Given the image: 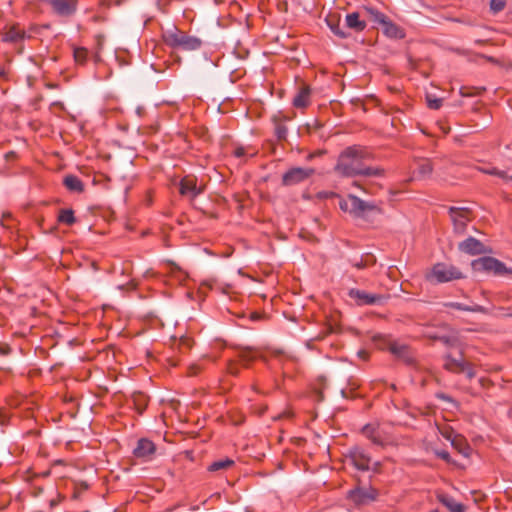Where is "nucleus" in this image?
Listing matches in <instances>:
<instances>
[{
	"instance_id": "nucleus-1",
	"label": "nucleus",
	"mask_w": 512,
	"mask_h": 512,
	"mask_svg": "<svg viewBox=\"0 0 512 512\" xmlns=\"http://www.w3.org/2000/svg\"><path fill=\"white\" fill-rule=\"evenodd\" d=\"M372 158L369 150L361 145H352L345 148L338 156L335 171L345 177H383L384 169L368 167L364 164Z\"/></svg>"
},
{
	"instance_id": "nucleus-2",
	"label": "nucleus",
	"mask_w": 512,
	"mask_h": 512,
	"mask_svg": "<svg viewBox=\"0 0 512 512\" xmlns=\"http://www.w3.org/2000/svg\"><path fill=\"white\" fill-rule=\"evenodd\" d=\"M339 207L343 212L368 222L375 221L382 214V209L374 202L363 201L354 195L341 198Z\"/></svg>"
},
{
	"instance_id": "nucleus-3",
	"label": "nucleus",
	"mask_w": 512,
	"mask_h": 512,
	"mask_svg": "<svg viewBox=\"0 0 512 512\" xmlns=\"http://www.w3.org/2000/svg\"><path fill=\"white\" fill-rule=\"evenodd\" d=\"M162 38L167 46L183 51L198 50L203 44V41L200 38L188 35L175 26L170 29L163 30Z\"/></svg>"
},
{
	"instance_id": "nucleus-4",
	"label": "nucleus",
	"mask_w": 512,
	"mask_h": 512,
	"mask_svg": "<svg viewBox=\"0 0 512 512\" xmlns=\"http://www.w3.org/2000/svg\"><path fill=\"white\" fill-rule=\"evenodd\" d=\"M464 278L462 271L451 264L439 262L426 272L425 279L431 284H441Z\"/></svg>"
},
{
	"instance_id": "nucleus-5",
	"label": "nucleus",
	"mask_w": 512,
	"mask_h": 512,
	"mask_svg": "<svg viewBox=\"0 0 512 512\" xmlns=\"http://www.w3.org/2000/svg\"><path fill=\"white\" fill-rule=\"evenodd\" d=\"M471 266L474 271L493 272L495 275H503L505 273L511 272V270L506 268L504 263L500 262L499 260L493 257H482L473 260Z\"/></svg>"
},
{
	"instance_id": "nucleus-6",
	"label": "nucleus",
	"mask_w": 512,
	"mask_h": 512,
	"mask_svg": "<svg viewBox=\"0 0 512 512\" xmlns=\"http://www.w3.org/2000/svg\"><path fill=\"white\" fill-rule=\"evenodd\" d=\"M449 215L454 224V230L462 234L466 230L467 223L471 221V210L461 207H450Z\"/></svg>"
},
{
	"instance_id": "nucleus-7",
	"label": "nucleus",
	"mask_w": 512,
	"mask_h": 512,
	"mask_svg": "<svg viewBox=\"0 0 512 512\" xmlns=\"http://www.w3.org/2000/svg\"><path fill=\"white\" fill-rule=\"evenodd\" d=\"M378 497V491L375 488L358 487L348 492V498L357 506L366 505L373 502Z\"/></svg>"
},
{
	"instance_id": "nucleus-8",
	"label": "nucleus",
	"mask_w": 512,
	"mask_h": 512,
	"mask_svg": "<svg viewBox=\"0 0 512 512\" xmlns=\"http://www.w3.org/2000/svg\"><path fill=\"white\" fill-rule=\"evenodd\" d=\"M204 186L197 184V177L194 175L184 176L179 183V193L182 196L195 199L198 195L203 193Z\"/></svg>"
},
{
	"instance_id": "nucleus-9",
	"label": "nucleus",
	"mask_w": 512,
	"mask_h": 512,
	"mask_svg": "<svg viewBox=\"0 0 512 512\" xmlns=\"http://www.w3.org/2000/svg\"><path fill=\"white\" fill-rule=\"evenodd\" d=\"M348 295L358 305H381L384 303L385 297L380 294H371L359 289H350Z\"/></svg>"
},
{
	"instance_id": "nucleus-10",
	"label": "nucleus",
	"mask_w": 512,
	"mask_h": 512,
	"mask_svg": "<svg viewBox=\"0 0 512 512\" xmlns=\"http://www.w3.org/2000/svg\"><path fill=\"white\" fill-rule=\"evenodd\" d=\"M314 172L313 168L295 167L283 175L282 182L287 186L295 185L308 179Z\"/></svg>"
},
{
	"instance_id": "nucleus-11",
	"label": "nucleus",
	"mask_w": 512,
	"mask_h": 512,
	"mask_svg": "<svg viewBox=\"0 0 512 512\" xmlns=\"http://www.w3.org/2000/svg\"><path fill=\"white\" fill-rule=\"evenodd\" d=\"M351 463L361 471H368L370 469L371 457L364 451V449L355 446L349 449L346 456Z\"/></svg>"
},
{
	"instance_id": "nucleus-12",
	"label": "nucleus",
	"mask_w": 512,
	"mask_h": 512,
	"mask_svg": "<svg viewBox=\"0 0 512 512\" xmlns=\"http://www.w3.org/2000/svg\"><path fill=\"white\" fill-rule=\"evenodd\" d=\"M53 12L60 17H70L77 10V0H46Z\"/></svg>"
},
{
	"instance_id": "nucleus-13",
	"label": "nucleus",
	"mask_w": 512,
	"mask_h": 512,
	"mask_svg": "<svg viewBox=\"0 0 512 512\" xmlns=\"http://www.w3.org/2000/svg\"><path fill=\"white\" fill-rule=\"evenodd\" d=\"M458 249L468 255H480L488 252L485 245L474 237H468L458 244Z\"/></svg>"
},
{
	"instance_id": "nucleus-14",
	"label": "nucleus",
	"mask_w": 512,
	"mask_h": 512,
	"mask_svg": "<svg viewBox=\"0 0 512 512\" xmlns=\"http://www.w3.org/2000/svg\"><path fill=\"white\" fill-rule=\"evenodd\" d=\"M155 452V444L147 438L139 439L136 447L133 450L135 457L144 459L146 461L151 460Z\"/></svg>"
},
{
	"instance_id": "nucleus-15",
	"label": "nucleus",
	"mask_w": 512,
	"mask_h": 512,
	"mask_svg": "<svg viewBox=\"0 0 512 512\" xmlns=\"http://www.w3.org/2000/svg\"><path fill=\"white\" fill-rule=\"evenodd\" d=\"M238 357L243 362L245 367H248L249 364L256 359L266 361V358L263 356L262 352L258 348L249 346L239 347Z\"/></svg>"
},
{
	"instance_id": "nucleus-16",
	"label": "nucleus",
	"mask_w": 512,
	"mask_h": 512,
	"mask_svg": "<svg viewBox=\"0 0 512 512\" xmlns=\"http://www.w3.org/2000/svg\"><path fill=\"white\" fill-rule=\"evenodd\" d=\"M26 32L20 28L18 24L12 25L9 27L2 35V40L4 42L10 43H19L22 42L25 38H27Z\"/></svg>"
},
{
	"instance_id": "nucleus-17",
	"label": "nucleus",
	"mask_w": 512,
	"mask_h": 512,
	"mask_svg": "<svg viewBox=\"0 0 512 512\" xmlns=\"http://www.w3.org/2000/svg\"><path fill=\"white\" fill-rule=\"evenodd\" d=\"M362 433L365 437L370 439L375 445L384 446L385 440L383 439L379 426L367 424L363 427Z\"/></svg>"
},
{
	"instance_id": "nucleus-18",
	"label": "nucleus",
	"mask_w": 512,
	"mask_h": 512,
	"mask_svg": "<svg viewBox=\"0 0 512 512\" xmlns=\"http://www.w3.org/2000/svg\"><path fill=\"white\" fill-rule=\"evenodd\" d=\"M437 499L440 503H442L450 512H465V506L461 503H458L451 496L439 493L437 494Z\"/></svg>"
},
{
	"instance_id": "nucleus-19",
	"label": "nucleus",
	"mask_w": 512,
	"mask_h": 512,
	"mask_svg": "<svg viewBox=\"0 0 512 512\" xmlns=\"http://www.w3.org/2000/svg\"><path fill=\"white\" fill-rule=\"evenodd\" d=\"M311 90L309 86H302L293 99L296 108H306L310 104Z\"/></svg>"
},
{
	"instance_id": "nucleus-20",
	"label": "nucleus",
	"mask_w": 512,
	"mask_h": 512,
	"mask_svg": "<svg viewBox=\"0 0 512 512\" xmlns=\"http://www.w3.org/2000/svg\"><path fill=\"white\" fill-rule=\"evenodd\" d=\"M390 352L396 357L402 359L407 364L413 363V358L409 353V348L406 345L391 343L389 346Z\"/></svg>"
},
{
	"instance_id": "nucleus-21",
	"label": "nucleus",
	"mask_w": 512,
	"mask_h": 512,
	"mask_svg": "<svg viewBox=\"0 0 512 512\" xmlns=\"http://www.w3.org/2000/svg\"><path fill=\"white\" fill-rule=\"evenodd\" d=\"M383 33L389 37L394 39H402L405 37V33L402 28H400L395 23L390 20H386L383 24Z\"/></svg>"
},
{
	"instance_id": "nucleus-22",
	"label": "nucleus",
	"mask_w": 512,
	"mask_h": 512,
	"mask_svg": "<svg viewBox=\"0 0 512 512\" xmlns=\"http://www.w3.org/2000/svg\"><path fill=\"white\" fill-rule=\"evenodd\" d=\"M467 362L462 359L452 358L450 355L445 357L444 368L454 373H462L466 370Z\"/></svg>"
},
{
	"instance_id": "nucleus-23",
	"label": "nucleus",
	"mask_w": 512,
	"mask_h": 512,
	"mask_svg": "<svg viewBox=\"0 0 512 512\" xmlns=\"http://www.w3.org/2000/svg\"><path fill=\"white\" fill-rule=\"evenodd\" d=\"M63 184L70 192L82 193L84 191L83 182L75 175H66L63 179Z\"/></svg>"
},
{
	"instance_id": "nucleus-24",
	"label": "nucleus",
	"mask_w": 512,
	"mask_h": 512,
	"mask_svg": "<svg viewBox=\"0 0 512 512\" xmlns=\"http://www.w3.org/2000/svg\"><path fill=\"white\" fill-rule=\"evenodd\" d=\"M346 26L357 32L363 31L366 28L365 21L360 20V15L357 12H353L346 15Z\"/></svg>"
},
{
	"instance_id": "nucleus-25",
	"label": "nucleus",
	"mask_w": 512,
	"mask_h": 512,
	"mask_svg": "<svg viewBox=\"0 0 512 512\" xmlns=\"http://www.w3.org/2000/svg\"><path fill=\"white\" fill-rule=\"evenodd\" d=\"M331 31L339 38H347L348 34L340 27V18L337 15H329L326 19Z\"/></svg>"
},
{
	"instance_id": "nucleus-26",
	"label": "nucleus",
	"mask_w": 512,
	"mask_h": 512,
	"mask_svg": "<svg viewBox=\"0 0 512 512\" xmlns=\"http://www.w3.org/2000/svg\"><path fill=\"white\" fill-rule=\"evenodd\" d=\"M476 169L481 173L497 176L506 182L512 181V176H509L505 171L499 170L498 168L493 167L491 165L477 166Z\"/></svg>"
},
{
	"instance_id": "nucleus-27",
	"label": "nucleus",
	"mask_w": 512,
	"mask_h": 512,
	"mask_svg": "<svg viewBox=\"0 0 512 512\" xmlns=\"http://www.w3.org/2000/svg\"><path fill=\"white\" fill-rule=\"evenodd\" d=\"M444 306L462 311L486 313V309L483 306L477 304L465 305L459 302H447L444 304Z\"/></svg>"
},
{
	"instance_id": "nucleus-28",
	"label": "nucleus",
	"mask_w": 512,
	"mask_h": 512,
	"mask_svg": "<svg viewBox=\"0 0 512 512\" xmlns=\"http://www.w3.org/2000/svg\"><path fill=\"white\" fill-rule=\"evenodd\" d=\"M131 398L138 414H143L148 405V396L142 392H134Z\"/></svg>"
},
{
	"instance_id": "nucleus-29",
	"label": "nucleus",
	"mask_w": 512,
	"mask_h": 512,
	"mask_svg": "<svg viewBox=\"0 0 512 512\" xmlns=\"http://www.w3.org/2000/svg\"><path fill=\"white\" fill-rule=\"evenodd\" d=\"M433 171V165L430 159H422L417 164V172L418 174L425 178L430 176Z\"/></svg>"
},
{
	"instance_id": "nucleus-30",
	"label": "nucleus",
	"mask_w": 512,
	"mask_h": 512,
	"mask_svg": "<svg viewBox=\"0 0 512 512\" xmlns=\"http://www.w3.org/2000/svg\"><path fill=\"white\" fill-rule=\"evenodd\" d=\"M58 221L68 226L73 225L76 222L73 210L61 209L58 214Z\"/></svg>"
},
{
	"instance_id": "nucleus-31",
	"label": "nucleus",
	"mask_w": 512,
	"mask_h": 512,
	"mask_svg": "<svg viewBox=\"0 0 512 512\" xmlns=\"http://www.w3.org/2000/svg\"><path fill=\"white\" fill-rule=\"evenodd\" d=\"M233 464H234V461L229 458L221 459V460H217V461H214L213 463H211L210 466L208 467V470L212 471V472L226 470L229 467H231Z\"/></svg>"
},
{
	"instance_id": "nucleus-32",
	"label": "nucleus",
	"mask_w": 512,
	"mask_h": 512,
	"mask_svg": "<svg viewBox=\"0 0 512 512\" xmlns=\"http://www.w3.org/2000/svg\"><path fill=\"white\" fill-rule=\"evenodd\" d=\"M275 123V135L279 141H285L287 138L288 129L286 125L274 118Z\"/></svg>"
},
{
	"instance_id": "nucleus-33",
	"label": "nucleus",
	"mask_w": 512,
	"mask_h": 512,
	"mask_svg": "<svg viewBox=\"0 0 512 512\" xmlns=\"http://www.w3.org/2000/svg\"><path fill=\"white\" fill-rule=\"evenodd\" d=\"M75 62L78 64H85L88 59V50L84 47H76L73 51Z\"/></svg>"
},
{
	"instance_id": "nucleus-34",
	"label": "nucleus",
	"mask_w": 512,
	"mask_h": 512,
	"mask_svg": "<svg viewBox=\"0 0 512 512\" xmlns=\"http://www.w3.org/2000/svg\"><path fill=\"white\" fill-rule=\"evenodd\" d=\"M364 9L371 16V19L376 23L382 25L386 20H388L383 13L379 12L378 10L372 7H365Z\"/></svg>"
},
{
	"instance_id": "nucleus-35",
	"label": "nucleus",
	"mask_w": 512,
	"mask_h": 512,
	"mask_svg": "<svg viewBox=\"0 0 512 512\" xmlns=\"http://www.w3.org/2000/svg\"><path fill=\"white\" fill-rule=\"evenodd\" d=\"M364 9L371 16V19L376 23L382 25L386 20H388L383 13L379 12L378 10L372 7H365Z\"/></svg>"
},
{
	"instance_id": "nucleus-36",
	"label": "nucleus",
	"mask_w": 512,
	"mask_h": 512,
	"mask_svg": "<svg viewBox=\"0 0 512 512\" xmlns=\"http://www.w3.org/2000/svg\"><path fill=\"white\" fill-rule=\"evenodd\" d=\"M364 9L371 16V19L376 23L382 25L386 20H388L383 13L379 12L378 10L372 7H365Z\"/></svg>"
},
{
	"instance_id": "nucleus-37",
	"label": "nucleus",
	"mask_w": 512,
	"mask_h": 512,
	"mask_svg": "<svg viewBox=\"0 0 512 512\" xmlns=\"http://www.w3.org/2000/svg\"><path fill=\"white\" fill-rule=\"evenodd\" d=\"M364 9L371 16V19L376 23L382 25L386 20H388L383 13L379 12L378 10L372 7H365Z\"/></svg>"
},
{
	"instance_id": "nucleus-38",
	"label": "nucleus",
	"mask_w": 512,
	"mask_h": 512,
	"mask_svg": "<svg viewBox=\"0 0 512 512\" xmlns=\"http://www.w3.org/2000/svg\"><path fill=\"white\" fill-rule=\"evenodd\" d=\"M364 9L371 16V19L376 23L382 25L386 20H388L383 13L379 12L378 10L372 7H365Z\"/></svg>"
},
{
	"instance_id": "nucleus-39",
	"label": "nucleus",
	"mask_w": 512,
	"mask_h": 512,
	"mask_svg": "<svg viewBox=\"0 0 512 512\" xmlns=\"http://www.w3.org/2000/svg\"><path fill=\"white\" fill-rule=\"evenodd\" d=\"M376 263V258L373 255L367 254L364 258H361L360 261L355 262L354 266L358 269L366 268L372 266Z\"/></svg>"
},
{
	"instance_id": "nucleus-40",
	"label": "nucleus",
	"mask_w": 512,
	"mask_h": 512,
	"mask_svg": "<svg viewBox=\"0 0 512 512\" xmlns=\"http://www.w3.org/2000/svg\"><path fill=\"white\" fill-rule=\"evenodd\" d=\"M427 105L430 109L437 110L442 106V99L433 97L432 95L426 96Z\"/></svg>"
},
{
	"instance_id": "nucleus-41",
	"label": "nucleus",
	"mask_w": 512,
	"mask_h": 512,
	"mask_svg": "<svg viewBox=\"0 0 512 512\" xmlns=\"http://www.w3.org/2000/svg\"><path fill=\"white\" fill-rule=\"evenodd\" d=\"M506 1L505 0H491L490 8L494 13H498L505 8Z\"/></svg>"
},
{
	"instance_id": "nucleus-42",
	"label": "nucleus",
	"mask_w": 512,
	"mask_h": 512,
	"mask_svg": "<svg viewBox=\"0 0 512 512\" xmlns=\"http://www.w3.org/2000/svg\"><path fill=\"white\" fill-rule=\"evenodd\" d=\"M481 91H482V89H479V88L470 89V88L462 87L460 90V94L464 97H469V96L478 95L481 93Z\"/></svg>"
},
{
	"instance_id": "nucleus-43",
	"label": "nucleus",
	"mask_w": 512,
	"mask_h": 512,
	"mask_svg": "<svg viewBox=\"0 0 512 512\" xmlns=\"http://www.w3.org/2000/svg\"><path fill=\"white\" fill-rule=\"evenodd\" d=\"M451 444L454 448L462 452V446L464 444V440L462 437H460L459 435H455L453 439H451Z\"/></svg>"
},
{
	"instance_id": "nucleus-44",
	"label": "nucleus",
	"mask_w": 512,
	"mask_h": 512,
	"mask_svg": "<svg viewBox=\"0 0 512 512\" xmlns=\"http://www.w3.org/2000/svg\"><path fill=\"white\" fill-rule=\"evenodd\" d=\"M227 371L231 375H234V376L238 375L239 374L238 364L232 360L229 361L227 364Z\"/></svg>"
},
{
	"instance_id": "nucleus-45",
	"label": "nucleus",
	"mask_w": 512,
	"mask_h": 512,
	"mask_svg": "<svg viewBox=\"0 0 512 512\" xmlns=\"http://www.w3.org/2000/svg\"><path fill=\"white\" fill-rule=\"evenodd\" d=\"M435 454L442 460L449 462L450 461V455L445 450H435Z\"/></svg>"
},
{
	"instance_id": "nucleus-46",
	"label": "nucleus",
	"mask_w": 512,
	"mask_h": 512,
	"mask_svg": "<svg viewBox=\"0 0 512 512\" xmlns=\"http://www.w3.org/2000/svg\"><path fill=\"white\" fill-rule=\"evenodd\" d=\"M464 372L466 373L468 379H472L476 375V372L472 364H470L469 362H467L466 370Z\"/></svg>"
},
{
	"instance_id": "nucleus-47",
	"label": "nucleus",
	"mask_w": 512,
	"mask_h": 512,
	"mask_svg": "<svg viewBox=\"0 0 512 512\" xmlns=\"http://www.w3.org/2000/svg\"><path fill=\"white\" fill-rule=\"evenodd\" d=\"M441 434L443 435L444 438H446L450 442H451V439H453V437L455 436L453 430L450 428H445V429L441 430Z\"/></svg>"
},
{
	"instance_id": "nucleus-48",
	"label": "nucleus",
	"mask_w": 512,
	"mask_h": 512,
	"mask_svg": "<svg viewBox=\"0 0 512 512\" xmlns=\"http://www.w3.org/2000/svg\"><path fill=\"white\" fill-rule=\"evenodd\" d=\"M433 338L441 341L446 346L453 345V340L448 336H439V337H433Z\"/></svg>"
},
{
	"instance_id": "nucleus-49",
	"label": "nucleus",
	"mask_w": 512,
	"mask_h": 512,
	"mask_svg": "<svg viewBox=\"0 0 512 512\" xmlns=\"http://www.w3.org/2000/svg\"><path fill=\"white\" fill-rule=\"evenodd\" d=\"M248 153H247V150L246 148L244 147H237L234 151V155L237 157V158H242L244 156H246Z\"/></svg>"
},
{
	"instance_id": "nucleus-50",
	"label": "nucleus",
	"mask_w": 512,
	"mask_h": 512,
	"mask_svg": "<svg viewBox=\"0 0 512 512\" xmlns=\"http://www.w3.org/2000/svg\"><path fill=\"white\" fill-rule=\"evenodd\" d=\"M201 370V367L198 364H193L189 367V375L195 376L197 375Z\"/></svg>"
},
{
	"instance_id": "nucleus-51",
	"label": "nucleus",
	"mask_w": 512,
	"mask_h": 512,
	"mask_svg": "<svg viewBox=\"0 0 512 512\" xmlns=\"http://www.w3.org/2000/svg\"><path fill=\"white\" fill-rule=\"evenodd\" d=\"M202 286H206L208 289L213 290L217 287V283L214 280H207L202 283Z\"/></svg>"
},
{
	"instance_id": "nucleus-52",
	"label": "nucleus",
	"mask_w": 512,
	"mask_h": 512,
	"mask_svg": "<svg viewBox=\"0 0 512 512\" xmlns=\"http://www.w3.org/2000/svg\"><path fill=\"white\" fill-rule=\"evenodd\" d=\"M9 219H11V214H9V213L3 214L2 219H1L2 225L6 226Z\"/></svg>"
},
{
	"instance_id": "nucleus-53",
	"label": "nucleus",
	"mask_w": 512,
	"mask_h": 512,
	"mask_svg": "<svg viewBox=\"0 0 512 512\" xmlns=\"http://www.w3.org/2000/svg\"><path fill=\"white\" fill-rule=\"evenodd\" d=\"M379 466H380V463H379V462H376V463H375V468H374V470H375V471H377Z\"/></svg>"
},
{
	"instance_id": "nucleus-54",
	"label": "nucleus",
	"mask_w": 512,
	"mask_h": 512,
	"mask_svg": "<svg viewBox=\"0 0 512 512\" xmlns=\"http://www.w3.org/2000/svg\"><path fill=\"white\" fill-rule=\"evenodd\" d=\"M484 382H485V380H484V379H480V383H481V385H483V386H484Z\"/></svg>"
},
{
	"instance_id": "nucleus-55",
	"label": "nucleus",
	"mask_w": 512,
	"mask_h": 512,
	"mask_svg": "<svg viewBox=\"0 0 512 512\" xmlns=\"http://www.w3.org/2000/svg\"><path fill=\"white\" fill-rule=\"evenodd\" d=\"M87 488H88V486L86 484H84L82 487L83 490H86Z\"/></svg>"
},
{
	"instance_id": "nucleus-56",
	"label": "nucleus",
	"mask_w": 512,
	"mask_h": 512,
	"mask_svg": "<svg viewBox=\"0 0 512 512\" xmlns=\"http://www.w3.org/2000/svg\"><path fill=\"white\" fill-rule=\"evenodd\" d=\"M54 505H56V502L52 501L51 506H54Z\"/></svg>"
},
{
	"instance_id": "nucleus-57",
	"label": "nucleus",
	"mask_w": 512,
	"mask_h": 512,
	"mask_svg": "<svg viewBox=\"0 0 512 512\" xmlns=\"http://www.w3.org/2000/svg\"><path fill=\"white\" fill-rule=\"evenodd\" d=\"M509 67L512 68V63L509 64Z\"/></svg>"
}]
</instances>
